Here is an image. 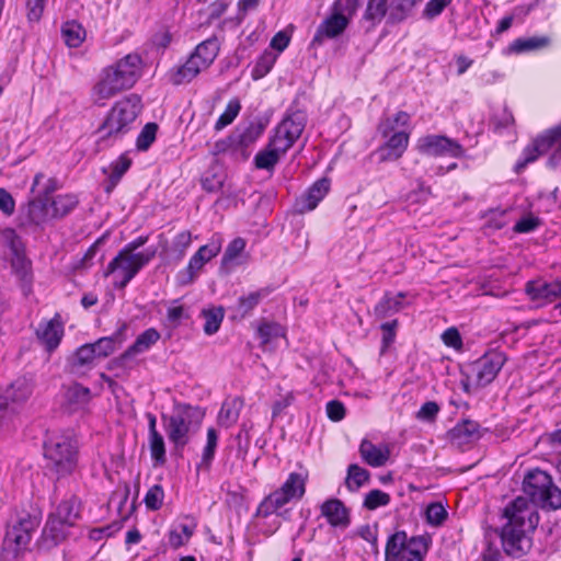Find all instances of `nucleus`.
Instances as JSON below:
<instances>
[{
	"instance_id": "f257e3e1",
	"label": "nucleus",
	"mask_w": 561,
	"mask_h": 561,
	"mask_svg": "<svg viewBox=\"0 0 561 561\" xmlns=\"http://www.w3.org/2000/svg\"><path fill=\"white\" fill-rule=\"evenodd\" d=\"M503 515L507 519L500 533L503 550L510 557L520 558L533 546L531 534L538 526L539 514L519 496L504 508Z\"/></svg>"
},
{
	"instance_id": "f03ea898",
	"label": "nucleus",
	"mask_w": 561,
	"mask_h": 561,
	"mask_svg": "<svg viewBox=\"0 0 561 561\" xmlns=\"http://www.w3.org/2000/svg\"><path fill=\"white\" fill-rule=\"evenodd\" d=\"M141 57L134 53L105 67L92 90L94 103L102 106L116 94L133 88L141 76Z\"/></svg>"
},
{
	"instance_id": "7ed1b4c3",
	"label": "nucleus",
	"mask_w": 561,
	"mask_h": 561,
	"mask_svg": "<svg viewBox=\"0 0 561 561\" xmlns=\"http://www.w3.org/2000/svg\"><path fill=\"white\" fill-rule=\"evenodd\" d=\"M141 110V99L137 94H129L115 102L98 128L100 140L122 138L131 129Z\"/></svg>"
},
{
	"instance_id": "20e7f679",
	"label": "nucleus",
	"mask_w": 561,
	"mask_h": 561,
	"mask_svg": "<svg viewBox=\"0 0 561 561\" xmlns=\"http://www.w3.org/2000/svg\"><path fill=\"white\" fill-rule=\"evenodd\" d=\"M307 472H291L285 482L266 495L259 504L255 516L266 518L290 502L300 501L306 493Z\"/></svg>"
},
{
	"instance_id": "39448f33",
	"label": "nucleus",
	"mask_w": 561,
	"mask_h": 561,
	"mask_svg": "<svg viewBox=\"0 0 561 561\" xmlns=\"http://www.w3.org/2000/svg\"><path fill=\"white\" fill-rule=\"evenodd\" d=\"M431 539L427 536H411L398 530L386 542L385 561H424Z\"/></svg>"
},
{
	"instance_id": "423d86ee",
	"label": "nucleus",
	"mask_w": 561,
	"mask_h": 561,
	"mask_svg": "<svg viewBox=\"0 0 561 561\" xmlns=\"http://www.w3.org/2000/svg\"><path fill=\"white\" fill-rule=\"evenodd\" d=\"M47 467L58 477L70 474L77 466V447L69 435L54 434L44 444Z\"/></svg>"
},
{
	"instance_id": "0eeeda50",
	"label": "nucleus",
	"mask_w": 561,
	"mask_h": 561,
	"mask_svg": "<svg viewBox=\"0 0 561 561\" xmlns=\"http://www.w3.org/2000/svg\"><path fill=\"white\" fill-rule=\"evenodd\" d=\"M523 490L530 497L533 506L543 510L561 507V490L553 484L551 477L542 470L529 471L523 481Z\"/></svg>"
},
{
	"instance_id": "6e6552de",
	"label": "nucleus",
	"mask_w": 561,
	"mask_h": 561,
	"mask_svg": "<svg viewBox=\"0 0 561 561\" xmlns=\"http://www.w3.org/2000/svg\"><path fill=\"white\" fill-rule=\"evenodd\" d=\"M169 440L176 449H182L190 442V434L201 424L202 412L191 405H178L170 416H162Z\"/></svg>"
},
{
	"instance_id": "1a4fd4ad",
	"label": "nucleus",
	"mask_w": 561,
	"mask_h": 561,
	"mask_svg": "<svg viewBox=\"0 0 561 561\" xmlns=\"http://www.w3.org/2000/svg\"><path fill=\"white\" fill-rule=\"evenodd\" d=\"M39 526L37 517L24 513L11 520L7 526L2 551L11 559L19 558L28 549L33 534Z\"/></svg>"
},
{
	"instance_id": "9d476101",
	"label": "nucleus",
	"mask_w": 561,
	"mask_h": 561,
	"mask_svg": "<svg viewBox=\"0 0 561 561\" xmlns=\"http://www.w3.org/2000/svg\"><path fill=\"white\" fill-rule=\"evenodd\" d=\"M81 502L72 495L61 501L56 511L48 516L43 535L54 545H58L67 537V528L76 525L81 517Z\"/></svg>"
},
{
	"instance_id": "9b49d317",
	"label": "nucleus",
	"mask_w": 561,
	"mask_h": 561,
	"mask_svg": "<svg viewBox=\"0 0 561 561\" xmlns=\"http://www.w3.org/2000/svg\"><path fill=\"white\" fill-rule=\"evenodd\" d=\"M33 392L30 378L19 377L0 392V428H8L19 409Z\"/></svg>"
},
{
	"instance_id": "f8f14e48",
	"label": "nucleus",
	"mask_w": 561,
	"mask_h": 561,
	"mask_svg": "<svg viewBox=\"0 0 561 561\" xmlns=\"http://www.w3.org/2000/svg\"><path fill=\"white\" fill-rule=\"evenodd\" d=\"M154 255L156 249H147L146 251L138 252L137 254L123 253L121 250L108 263L104 275L108 276L112 273L118 272L122 279L119 282H115V287L125 288L137 273L154 257Z\"/></svg>"
},
{
	"instance_id": "ddd939ff",
	"label": "nucleus",
	"mask_w": 561,
	"mask_h": 561,
	"mask_svg": "<svg viewBox=\"0 0 561 561\" xmlns=\"http://www.w3.org/2000/svg\"><path fill=\"white\" fill-rule=\"evenodd\" d=\"M0 243L4 249V259L10 262L12 271L21 279H26L31 270V261L26 257L25 245L21 237L12 228L0 230Z\"/></svg>"
},
{
	"instance_id": "4468645a",
	"label": "nucleus",
	"mask_w": 561,
	"mask_h": 561,
	"mask_svg": "<svg viewBox=\"0 0 561 561\" xmlns=\"http://www.w3.org/2000/svg\"><path fill=\"white\" fill-rule=\"evenodd\" d=\"M221 250L220 240L211 239L205 245H202L190 259L185 268L176 274V282L181 286H187L195 282L204 266L214 257H216Z\"/></svg>"
},
{
	"instance_id": "2eb2a0df",
	"label": "nucleus",
	"mask_w": 561,
	"mask_h": 561,
	"mask_svg": "<svg viewBox=\"0 0 561 561\" xmlns=\"http://www.w3.org/2000/svg\"><path fill=\"white\" fill-rule=\"evenodd\" d=\"M561 138V124L556 128L546 131L543 135L537 137L530 145H528L522 152L520 159L516 162L515 169L520 172L527 164L537 160V158L547 152L550 147ZM552 159H561V144L554 150Z\"/></svg>"
},
{
	"instance_id": "dca6fc26",
	"label": "nucleus",
	"mask_w": 561,
	"mask_h": 561,
	"mask_svg": "<svg viewBox=\"0 0 561 561\" xmlns=\"http://www.w3.org/2000/svg\"><path fill=\"white\" fill-rule=\"evenodd\" d=\"M307 123V115L302 111H290L275 128L272 137L278 150L289 149L301 136Z\"/></svg>"
},
{
	"instance_id": "f3484780",
	"label": "nucleus",
	"mask_w": 561,
	"mask_h": 561,
	"mask_svg": "<svg viewBox=\"0 0 561 561\" xmlns=\"http://www.w3.org/2000/svg\"><path fill=\"white\" fill-rule=\"evenodd\" d=\"M506 362V356L502 352L492 351L482 356L470 367L468 379L477 387H485L497 376Z\"/></svg>"
},
{
	"instance_id": "a211bd4d",
	"label": "nucleus",
	"mask_w": 561,
	"mask_h": 561,
	"mask_svg": "<svg viewBox=\"0 0 561 561\" xmlns=\"http://www.w3.org/2000/svg\"><path fill=\"white\" fill-rule=\"evenodd\" d=\"M417 149L421 153L427 156H449L453 158H460L463 156L465 150L462 146L445 136L427 135L417 140Z\"/></svg>"
},
{
	"instance_id": "6ab92c4d",
	"label": "nucleus",
	"mask_w": 561,
	"mask_h": 561,
	"mask_svg": "<svg viewBox=\"0 0 561 561\" xmlns=\"http://www.w3.org/2000/svg\"><path fill=\"white\" fill-rule=\"evenodd\" d=\"M51 218L49 197L47 194L30 201L27 205L21 209L20 215L21 226L23 227L43 226Z\"/></svg>"
},
{
	"instance_id": "aec40b11",
	"label": "nucleus",
	"mask_w": 561,
	"mask_h": 561,
	"mask_svg": "<svg viewBox=\"0 0 561 561\" xmlns=\"http://www.w3.org/2000/svg\"><path fill=\"white\" fill-rule=\"evenodd\" d=\"M525 293L530 300L541 305L551 304L561 298V279L547 282L543 279L528 280Z\"/></svg>"
},
{
	"instance_id": "412c9836",
	"label": "nucleus",
	"mask_w": 561,
	"mask_h": 561,
	"mask_svg": "<svg viewBox=\"0 0 561 561\" xmlns=\"http://www.w3.org/2000/svg\"><path fill=\"white\" fill-rule=\"evenodd\" d=\"M159 339L160 333L156 329L150 328L145 330L119 357L108 363L107 368L113 369L115 367L124 366L129 358L147 352L153 344L159 341Z\"/></svg>"
},
{
	"instance_id": "4be33fe9",
	"label": "nucleus",
	"mask_w": 561,
	"mask_h": 561,
	"mask_svg": "<svg viewBox=\"0 0 561 561\" xmlns=\"http://www.w3.org/2000/svg\"><path fill=\"white\" fill-rule=\"evenodd\" d=\"M36 336L49 353L55 351L64 336V322L56 313L50 320L42 321L36 329Z\"/></svg>"
},
{
	"instance_id": "5701e85b",
	"label": "nucleus",
	"mask_w": 561,
	"mask_h": 561,
	"mask_svg": "<svg viewBox=\"0 0 561 561\" xmlns=\"http://www.w3.org/2000/svg\"><path fill=\"white\" fill-rule=\"evenodd\" d=\"M350 24V19L334 11L318 26L311 44L321 45L324 39H333L344 33Z\"/></svg>"
},
{
	"instance_id": "b1692460",
	"label": "nucleus",
	"mask_w": 561,
	"mask_h": 561,
	"mask_svg": "<svg viewBox=\"0 0 561 561\" xmlns=\"http://www.w3.org/2000/svg\"><path fill=\"white\" fill-rule=\"evenodd\" d=\"M330 190V181L325 178L316 181L300 197L296 199L295 208L298 213L313 210Z\"/></svg>"
},
{
	"instance_id": "393cba45",
	"label": "nucleus",
	"mask_w": 561,
	"mask_h": 561,
	"mask_svg": "<svg viewBox=\"0 0 561 561\" xmlns=\"http://www.w3.org/2000/svg\"><path fill=\"white\" fill-rule=\"evenodd\" d=\"M387 138L388 140L385 145L380 146L377 150L379 162L398 160L401 158L409 145V134L403 130L393 133Z\"/></svg>"
},
{
	"instance_id": "a878e982",
	"label": "nucleus",
	"mask_w": 561,
	"mask_h": 561,
	"mask_svg": "<svg viewBox=\"0 0 561 561\" xmlns=\"http://www.w3.org/2000/svg\"><path fill=\"white\" fill-rule=\"evenodd\" d=\"M321 515L332 527L346 528L351 524L350 511L339 499H329L320 506Z\"/></svg>"
},
{
	"instance_id": "bb28decb",
	"label": "nucleus",
	"mask_w": 561,
	"mask_h": 561,
	"mask_svg": "<svg viewBox=\"0 0 561 561\" xmlns=\"http://www.w3.org/2000/svg\"><path fill=\"white\" fill-rule=\"evenodd\" d=\"M98 360L92 344H83L69 358L70 373L76 376H83L95 366Z\"/></svg>"
},
{
	"instance_id": "cd10ccee",
	"label": "nucleus",
	"mask_w": 561,
	"mask_h": 561,
	"mask_svg": "<svg viewBox=\"0 0 561 561\" xmlns=\"http://www.w3.org/2000/svg\"><path fill=\"white\" fill-rule=\"evenodd\" d=\"M149 437L148 444L154 466H162L167 462L165 443L163 436L157 430V419L152 413L147 414Z\"/></svg>"
},
{
	"instance_id": "c85d7f7f",
	"label": "nucleus",
	"mask_w": 561,
	"mask_h": 561,
	"mask_svg": "<svg viewBox=\"0 0 561 561\" xmlns=\"http://www.w3.org/2000/svg\"><path fill=\"white\" fill-rule=\"evenodd\" d=\"M245 244L243 238L238 237L233 239L225 250L220 268L228 273L237 266L247 263L248 255L244 253Z\"/></svg>"
},
{
	"instance_id": "c756f323",
	"label": "nucleus",
	"mask_w": 561,
	"mask_h": 561,
	"mask_svg": "<svg viewBox=\"0 0 561 561\" xmlns=\"http://www.w3.org/2000/svg\"><path fill=\"white\" fill-rule=\"evenodd\" d=\"M207 68L199 66V58L191 54L185 64L171 70L170 81L175 85L188 83Z\"/></svg>"
},
{
	"instance_id": "7c9ffc66",
	"label": "nucleus",
	"mask_w": 561,
	"mask_h": 561,
	"mask_svg": "<svg viewBox=\"0 0 561 561\" xmlns=\"http://www.w3.org/2000/svg\"><path fill=\"white\" fill-rule=\"evenodd\" d=\"M450 440L456 445H465L480 438V425L471 420L457 423L448 433Z\"/></svg>"
},
{
	"instance_id": "2f4dec72",
	"label": "nucleus",
	"mask_w": 561,
	"mask_h": 561,
	"mask_svg": "<svg viewBox=\"0 0 561 561\" xmlns=\"http://www.w3.org/2000/svg\"><path fill=\"white\" fill-rule=\"evenodd\" d=\"M130 165L131 160L126 154H122L110 164L108 169H103V172L107 174V179L104 182L105 193L110 194L113 192Z\"/></svg>"
},
{
	"instance_id": "473e14b6",
	"label": "nucleus",
	"mask_w": 561,
	"mask_h": 561,
	"mask_svg": "<svg viewBox=\"0 0 561 561\" xmlns=\"http://www.w3.org/2000/svg\"><path fill=\"white\" fill-rule=\"evenodd\" d=\"M65 404L73 412L83 409L91 400V391L80 383H71L65 389Z\"/></svg>"
},
{
	"instance_id": "72a5a7b5",
	"label": "nucleus",
	"mask_w": 561,
	"mask_h": 561,
	"mask_svg": "<svg viewBox=\"0 0 561 561\" xmlns=\"http://www.w3.org/2000/svg\"><path fill=\"white\" fill-rule=\"evenodd\" d=\"M125 329L124 324L113 335L100 337L94 343H91L99 360L108 357L122 345Z\"/></svg>"
},
{
	"instance_id": "f704fd0d",
	"label": "nucleus",
	"mask_w": 561,
	"mask_h": 561,
	"mask_svg": "<svg viewBox=\"0 0 561 561\" xmlns=\"http://www.w3.org/2000/svg\"><path fill=\"white\" fill-rule=\"evenodd\" d=\"M287 149L278 150V145H274V139L271 138L267 146L259 151L254 158V164L257 169L271 171L278 163L280 157L285 154Z\"/></svg>"
},
{
	"instance_id": "c9c22d12",
	"label": "nucleus",
	"mask_w": 561,
	"mask_h": 561,
	"mask_svg": "<svg viewBox=\"0 0 561 561\" xmlns=\"http://www.w3.org/2000/svg\"><path fill=\"white\" fill-rule=\"evenodd\" d=\"M359 454L367 465L375 468L383 466L389 457L387 449L383 450L367 439L360 443Z\"/></svg>"
},
{
	"instance_id": "e433bc0d",
	"label": "nucleus",
	"mask_w": 561,
	"mask_h": 561,
	"mask_svg": "<svg viewBox=\"0 0 561 561\" xmlns=\"http://www.w3.org/2000/svg\"><path fill=\"white\" fill-rule=\"evenodd\" d=\"M220 46L217 37H210L199 43L192 55L199 58V66L209 67L216 59Z\"/></svg>"
},
{
	"instance_id": "4c0bfd02",
	"label": "nucleus",
	"mask_w": 561,
	"mask_h": 561,
	"mask_svg": "<svg viewBox=\"0 0 561 561\" xmlns=\"http://www.w3.org/2000/svg\"><path fill=\"white\" fill-rule=\"evenodd\" d=\"M242 407L243 402L240 398L226 400L219 411L218 423L225 427L233 425L239 419Z\"/></svg>"
},
{
	"instance_id": "58836bf2",
	"label": "nucleus",
	"mask_w": 561,
	"mask_h": 561,
	"mask_svg": "<svg viewBox=\"0 0 561 561\" xmlns=\"http://www.w3.org/2000/svg\"><path fill=\"white\" fill-rule=\"evenodd\" d=\"M85 30L76 21H68L61 26V36L67 46L79 47L85 38Z\"/></svg>"
},
{
	"instance_id": "ea45409f",
	"label": "nucleus",
	"mask_w": 561,
	"mask_h": 561,
	"mask_svg": "<svg viewBox=\"0 0 561 561\" xmlns=\"http://www.w3.org/2000/svg\"><path fill=\"white\" fill-rule=\"evenodd\" d=\"M403 298L404 295L402 293L397 296L386 295L375 307L376 317L383 319L400 311L403 307Z\"/></svg>"
},
{
	"instance_id": "a19ab883",
	"label": "nucleus",
	"mask_w": 561,
	"mask_h": 561,
	"mask_svg": "<svg viewBox=\"0 0 561 561\" xmlns=\"http://www.w3.org/2000/svg\"><path fill=\"white\" fill-rule=\"evenodd\" d=\"M78 205V198L75 195H57L51 201L49 206L53 218H60L68 215Z\"/></svg>"
},
{
	"instance_id": "79ce46f5",
	"label": "nucleus",
	"mask_w": 561,
	"mask_h": 561,
	"mask_svg": "<svg viewBox=\"0 0 561 561\" xmlns=\"http://www.w3.org/2000/svg\"><path fill=\"white\" fill-rule=\"evenodd\" d=\"M390 10L389 0H368L364 20L371 26L379 24Z\"/></svg>"
},
{
	"instance_id": "37998d69",
	"label": "nucleus",
	"mask_w": 561,
	"mask_h": 561,
	"mask_svg": "<svg viewBox=\"0 0 561 561\" xmlns=\"http://www.w3.org/2000/svg\"><path fill=\"white\" fill-rule=\"evenodd\" d=\"M423 0H393L390 4L389 20L392 23L402 22L412 12L413 8Z\"/></svg>"
},
{
	"instance_id": "c03bdc74",
	"label": "nucleus",
	"mask_w": 561,
	"mask_h": 561,
	"mask_svg": "<svg viewBox=\"0 0 561 561\" xmlns=\"http://www.w3.org/2000/svg\"><path fill=\"white\" fill-rule=\"evenodd\" d=\"M369 477L370 473L368 470L359 467L358 465L352 463L347 468V477L345 480L346 488L350 491L355 492L368 482Z\"/></svg>"
},
{
	"instance_id": "a18cd8bd",
	"label": "nucleus",
	"mask_w": 561,
	"mask_h": 561,
	"mask_svg": "<svg viewBox=\"0 0 561 561\" xmlns=\"http://www.w3.org/2000/svg\"><path fill=\"white\" fill-rule=\"evenodd\" d=\"M549 44V38L546 36L541 37H528V38H517L515 39L511 46L510 50L515 54H522L526 51L537 50L546 47Z\"/></svg>"
},
{
	"instance_id": "49530a36",
	"label": "nucleus",
	"mask_w": 561,
	"mask_h": 561,
	"mask_svg": "<svg viewBox=\"0 0 561 561\" xmlns=\"http://www.w3.org/2000/svg\"><path fill=\"white\" fill-rule=\"evenodd\" d=\"M266 296V291L264 289H260L256 291H252L245 296H241L238 299V311L241 317L248 316Z\"/></svg>"
},
{
	"instance_id": "de8ad7c7",
	"label": "nucleus",
	"mask_w": 561,
	"mask_h": 561,
	"mask_svg": "<svg viewBox=\"0 0 561 561\" xmlns=\"http://www.w3.org/2000/svg\"><path fill=\"white\" fill-rule=\"evenodd\" d=\"M276 61V55L272 51L265 50L256 60L252 69V78L254 80L265 77L273 68Z\"/></svg>"
},
{
	"instance_id": "09e8293b",
	"label": "nucleus",
	"mask_w": 561,
	"mask_h": 561,
	"mask_svg": "<svg viewBox=\"0 0 561 561\" xmlns=\"http://www.w3.org/2000/svg\"><path fill=\"white\" fill-rule=\"evenodd\" d=\"M202 314H203V318L205 320L204 332L207 335L215 334L219 330L220 324H221L222 319H224V310H222V308H215V309L204 310Z\"/></svg>"
},
{
	"instance_id": "8fccbe9b",
	"label": "nucleus",
	"mask_w": 561,
	"mask_h": 561,
	"mask_svg": "<svg viewBox=\"0 0 561 561\" xmlns=\"http://www.w3.org/2000/svg\"><path fill=\"white\" fill-rule=\"evenodd\" d=\"M241 110V104L238 99H232L228 102L225 112L219 116L215 124L216 130H221L230 125L238 116Z\"/></svg>"
},
{
	"instance_id": "3c124183",
	"label": "nucleus",
	"mask_w": 561,
	"mask_h": 561,
	"mask_svg": "<svg viewBox=\"0 0 561 561\" xmlns=\"http://www.w3.org/2000/svg\"><path fill=\"white\" fill-rule=\"evenodd\" d=\"M257 335L262 344H267L274 339L285 335L284 328L275 322H264L257 328Z\"/></svg>"
},
{
	"instance_id": "603ef678",
	"label": "nucleus",
	"mask_w": 561,
	"mask_h": 561,
	"mask_svg": "<svg viewBox=\"0 0 561 561\" xmlns=\"http://www.w3.org/2000/svg\"><path fill=\"white\" fill-rule=\"evenodd\" d=\"M262 134L260 127L254 125H249L243 129H238L232 136V140L240 145L241 147H247L253 144Z\"/></svg>"
},
{
	"instance_id": "864d4df0",
	"label": "nucleus",
	"mask_w": 561,
	"mask_h": 561,
	"mask_svg": "<svg viewBox=\"0 0 561 561\" xmlns=\"http://www.w3.org/2000/svg\"><path fill=\"white\" fill-rule=\"evenodd\" d=\"M390 503V495L381 490L375 489L369 491L364 500V507L369 511L386 506Z\"/></svg>"
},
{
	"instance_id": "5fc2aeb1",
	"label": "nucleus",
	"mask_w": 561,
	"mask_h": 561,
	"mask_svg": "<svg viewBox=\"0 0 561 561\" xmlns=\"http://www.w3.org/2000/svg\"><path fill=\"white\" fill-rule=\"evenodd\" d=\"M218 445V432L210 427L207 430V440L202 454V463L209 466L215 457L216 448Z\"/></svg>"
},
{
	"instance_id": "6e6d98bb",
	"label": "nucleus",
	"mask_w": 561,
	"mask_h": 561,
	"mask_svg": "<svg viewBox=\"0 0 561 561\" xmlns=\"http://www.w3.org/2000/svg\"><path fill=\"white\" fill-rule=\"evenodd\" d=\"M164 500V491L160 484L152 485L146 493L144 502L150 511H158Z\"/></svg>"
},
{
	"instance_id": "4d7b16f0",
	"label": "nucleus",
	"mask_w": 561,
	"mask_h": 561,
	"mask_svg": "<svg viewBox=\"0 0 561 561\" xmlns=\"http://www.w3.org/2000/svg\"><path fill=\"white\" fill-rule=\"evenodd\" d=\"M158 125L156 123H148L137 137L136 146L138 150H147L156 139Z\"/></svg>"
},
{
	"instance_id": "13d9d810",
	"label": "nucleus",
	"mask_w": 561,
	"mask_h": 561,
	"mask_svg": "<svg viewBox=\"0 0 561 561\" xmlns=\"http://www.w3.org/2000/svg\"><path fill=\"white\" fill-rule=\"evenodd\" d=\"M426 520L432 526H440L447 518V511L440 503H431L425 512Z\"/></svg>"
},
{
	"instance_id": "bf43d9fd",
	"label": "nucleus",
	"mask_w": 561,
	"mask_h": 561,
	"mask_svg": "<svg viewBox=\"0 0 561 561\" xmlns=\"http://www.w3.org/2000/svg\"><path fill=\"white\" fill-rule=\"evenodd\" d=\"M453 2V0H430L423 10V18L433 20Z\"/></svg>"
},
{
	"instance_id": "052dcab7",
	"label": "nucleus",
	"mask_w": 561,
	"mask_h": 561,
	"mask_svg": "<svg viewBox=\"0 0 561 561\" xmlns=\"http://www.w3.org/2000/svg\"><path fill=\"white\" fill-rule=\"evenodd\" d=\"M360 0H335L332 4V11L351 19L358 9Z\"/></svg>"
},
{
	"instance_id": "680f3d73",
	"label": "nucleus",
	"mask_w": 561,
	"mask_h": 561,
	"mask_svg": "<svg viewBox=\"0 0 561 561\" xmlns=\"http://www.w3.org/2000/svg\"><path fill=\"white\" fill-rule=\"evenodd\" d=\"M26 18L30 23L38 22L43 15L45 0H25Z\"/></svg>"
},
{
	"instance_id": "e2e57ef3",
	"label": "nucleus",
	"mask_w": 561,
	"mask_h": 561,
	"mask_svg": "<svg viewBox=\"0 0 561 561\" xmlns=\"http://www.w3.org/2000/svg\"><path fill=\"white\" fill-rule=\"evenodd\" d=\"M397 327H398L397 320H392L390 322H385L380 325V328L382 330L381 354L386 353L388 347L394 342Z\"/></svg>"
},
{
	"instance_id": "0e129e2a",
	"label": "nucleus",
	"mask_w": 561,
	"mask_h": 561,
	"mask_svg": "<svg viewBox=\"0 0 561 561\" xmlns=\"http://www.w3.org/2000/svg\"><path fill=\"white\" fill-rule=\"evenodd\" d=\"M439 412V405L434 401L425 402L416 413V417L421 421L432 422Z\"/></svg>"
},
{
	"instance_id": "69168bd1",
	"label": "nucleus",
	"mask_w": 561,
	"mask_h": 561,
	"mask_svg": "<svg viewBox=\"0 0 561 561\" xmlns=\"http://www.w3.org/2000/svg\"><path fill=\"white\" fill-rule=\"evenodd\" d=\"M540 225V220L534 216H527L519 219L515 226L514 231L517 233H528L536 230Z\"/></svg>"
},
{
	"instance_id": "338daca9",
	"label": "nucleus",
	"mask_w": 561,
	"mask_h": 561,
	"mask_svg": "<svg viewBox=\"0 0 561 561\" xmlns=\"http://www.w3.org/2000/svg\"><path fill=\"white\" fill-rule=\"evenodd\" d=\"M442 340L445 345L460 350L462 347V339L459 331L456 328H448L442 334Z\"/></svg>"
},
{
	"instance_id": "774afa93",
	"label": "nucleus",
	"mask_w": 561,
	"mask_h": 561,
	"mask_svg": "<svg viewBox=\"0 0 561 561\" xmlns=\"http://www.w3.org/2000/svg\"><path fill=\"white\" fill-rule=\"evenodd\" d=\"M192 243V233L187 230L178 233L173 240V249L179 252L182 257Z\"/></svg>"
}]
</instances>
